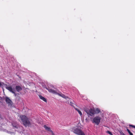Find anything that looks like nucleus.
<instances>
[{"instance_id":"nucleus-4","label":"nucleus","mask_w":135,"mask_h":135,"mask_svg":"<svg viewBox=\"0 0 135 135\" xmlns=\"http://www.w3.org/2000/svg\"><path fill=\"white\" fill-rule=\"evenodd\" d=\"M72 131L74 133L79 135L82 131L78 128H76L73 129Z\"/></svg>"},{"instance_id":"nucleus-22","label":"nucleus","mask_w":135,"mask_h":135,"mask_svg":"<svg viewBox=\"0 0 135 135\" xmlns=\"http://www.w3.org/2000/svg\"><path fill=\"white\" fill-rule=\"evenodd\" d=\"M110 135H113V134H112H112Z\"/></svg>"},{"instance_id":"nucleus-5","label":"nucleus","mask_w":135,"mask_h":135,"mask_svg":"<svg viewBox=\"0 0 135 135\" xmlns=\"http://www.w3.org/2000/svg\"><path fill=\"white\" fill-rule=\"evenodd\" d=\"M6 102L8 104V106H11L12 104V102L11 100L8 97H6Z\"/></svg>"},{"instance_id":"nucleus-3","label":"nucleus","mask_w":135,"mask_h":135,"mask_svg":"<svg viewBox=\"0 0 135 135\" xmlns=\"http://www.w3.org/2000/svg\"><path fill=\"white\" fill-rule=\"evenodd\" d=\"M101 119V118L100 117L98 116L95 117L93 119L92 122L98 125L100 122Z\"/></svg>"},{"instance_id":"nucleus-19","label":"nucleus","mask_w":135,"mask_h":135,"mask_svg":"<svg viewBox=\"0 0 135 135\" xmlns=\"http://www.w3.org/2000/svg\"><path fill=\"white\" fill-rule=\"evenodd\" d=\"M51 132L52 133V135H54V133H53L52 131V132Z\"/></svg>"},{"instance_id":"nucleus-1","label":"nucleus","mask_w":135,"mask_h":135,"mask_svg":"<svg viewBox=\"0 0 135 135\" xmlns=\"http://www.w3.org/2000/svg\"><path fill=\"white\" fill-rule=\"evenodd\" d=\"M20 117L23 124L25 127L29 126L31 125L30 120L27 117L24 115H21Z\"/></svg>"},{"instance_id":"nucleus-2","label":"nucleus","mask_w":135,"mask_h":135,"mask_svg":"<svg viewBox=\"0 0 135 135\" xmlns=\"http://www.w3.org/2000/svg\"><path fill=\"white\" fill-rule=\"evenodd\" d=\"M5 87L10 92L13 93L15 96H16V94L15 93L16 90L13 89H12L11 86H7V85L6 84L3 82H1L0 81V87Z\"/></svg>"},{"instance_id":"nucleus-20","label":"nucleus","mask_w":135,"mask_h":135,"mask_svg":"<svg viewBox=\"0 0 135 135\" xmlns=\"http://www.w3.org/2000/svg\"><path fill=\"white\" fill-rule=\"evenodd\" d=\"M0 118H2V116L1 114H0Z\"/></svg>"},{"instance_id":"nucleus-13","label":"nucleus","mask_w":135,"mask_h":135,"mask_svg":"<svg viewBox=\"0 0 135 135\" xmlns=\"http://www.w3.org/2000/svg\"><path fill=\"white\" fill-rule=\"evenodd\" d=\"M75 109L78 112L80 115L81 116L82 115V114L81 111L77 108H75Z\"/></svg>"},{"instance_id":"nucleus-8","label":"nucleus","mask_w":135,"mask_h":135,"mask_svg":"<svg viewBox=\"0 0 135 135\" xmlns=\"http://www.w3.org/2000/svg\"><path fill=\"white\" fill-rule=\"evenodd\" d=\"M15 89L18 92H19L22 89L21 87L19 86H16Z\"/></svg>"},{"instance_id":"nucleus-16","label":"nucleus","mask_w":135,"mask_h":135,"mask_svg":"<svg viewBox=\"0 0 135 135\" xmlns=\"http://www.w3.org/2000/svg\"><path fill=\"white\" fill-rule=\"evenodd\" d=\"M106 133H108L110 135L112 134V133H111V132H110L109 131H107L106 132Z\"/></svg>"},{"instance_id":"nucleus-17","label":"nucleus","mask_w":135,"mask_h":135,"mask_svg":"<svg viewBox=\"0 0 135 135\" xmlns=\"http://www.w3.org/2000/svg\"><path fill=\"white\" fill-rule=\"evenodd\" d=\"M70 105L71 106H73V103L72 102H70Z\"/></svg>"},{"instance_id":"nucleus-12","label":"nucleus","mask_w":135,"mask_h":135,"mask_svg":"<svg viewBox=\"0 0 135 135\" xmlns=\"http://www.w3.org/2000/svg\"><path fill=\"white\" fill-rule=\"evenodd\" d=\"M94 110L95 114H98L100 112V110L98 108H96Z\"/></svg>"},{"instance_id":"nucleus-14","label":"nucleus","mask_w":135,"mask_h":135,"mask_svg":"<svg viewBox=\"0 0 135 135\" xmlns=\"http://www.w3.org/2000/svg\"><path fill=\"white\" fill-rule=\"evenodd\" d=\"M127 130L130 135H133V133L130 132V131L128 129H127Z\"/></svg>"},{"instance_id":"nucleus-18","label":"nucleus","mask_w":135,"mask_h":135,"mask_svg":"<svg viewBox=\"0 0 135 135\" xmlns=\"http://www.w3.org/2000/svg\"><path fill=\"white\" fill-rule=\"evenodd\" d=\"M12 125L14 127H16V126H15V125H14L13 123H12Z\"/></svg>"},{"instance_id":"nucleus-7","label":"nucleus","mask_w":135,"mask_h":135,"mask_svg":"<svg viewBox=\"0 0 135 135\" xmlns=\"http://www.w3.org/2000/svg\"><path fill=\"white\" fill-rule=\"evenodd\" d=\"M46 89H47L51 93L54 94H57V93L56 91L52 89H48L47 88H46Z\"/></svg>"},{"instance_id":"nucleus-11","label":"nucleus","mask_w":135,"mask_h":135,"mask_svg":"<svg viewBox=\"0 0 135 135\" xmlns=\"http://www.w3.org/2000/svg\"><path fill=\"white\" fill-rule=\"evenodd\" d=\"M39 97L42 100L45 102H46L47 100L45 98L42 96L41 95H39Z\"/></svg>"},{"instance_id":"nucleus-10","label":"nucleus","mask_w":135,"mask_h":135,"mask_svg":"<svg viewBox=\"0 0 135 135\" xmlns=\"http://www.w3.org/2000/svg\"><path fill=\"white\" fill-rule=\"evenodd\" d=\"M44 127L46 130L47 131H48L52 132V131L50 127H47L45 125L44 126Z\"/></svg>"},{"instance_id":"nucleus-9","label":"nucleus","mask_w":135,"mask_h":135,"mask_svg":"<svg viewBox=\"0 0 135 135\" xmlns=\"http://www.w3.org/2000/svg\"><path fill=\"white\" fill-rule=\"evenodd\" d=\"M57 94L59 96H60L62 97V98H64L65 99L68 98V97H67L65 96L62 93L60 94L58 93H57Z\"/></svg>"},{"instance_id":"nucleus-21","label":"nucleus","mask_w":135,"mask_h":135,"mask_svg":"<svg viewBox=\"0 0 135 135\" xmlns=\"http://www.w3.org/2000/svg\"><path fill=\"white\" fill-rule=\"evenodd\" d=\"M122 135H125L124 134V133H123V134H122Z\"/></svg>"},{"instance_id":"nucleus-6","label":"nucleus","mask_w":135,"mask_h":135,"mask_svg":"<svg viewBox=\"0 0 135 135\" xmlns=\"http://www.w3.org/2000/svg\"><path fill=\"white\" fill-rule=\"evenodd\" d=\"M87 113L88 114L91 116H92L94 114H95L94 110L90 109L89 111H87Z\"/></svg>"},{"instance_id":"nucleus-15","label":"nucleus","mask_w":135,"mask_h":135,"mask_svg":"<svg viewBox=\"0 0 135 135\" xmlns=\"http://www.w3.org/2000/svg\"><path fill=\"white\" fill-rule=\"evenodd\" d=\"M79 135H85L84 133L82 131V132Z\"/></svg>"}]
</instances>
